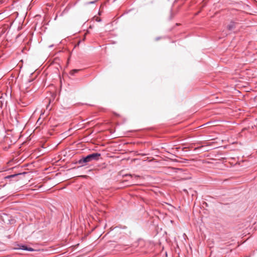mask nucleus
Segmentation results:
<instances>
[{
	"label": "nucleus",
	"instance_id": "nucleus-3",
	"mask_svg": "<svg viewBox=\"0 0 257 257\" xmlns=\"http://www.w3.org/2000/svg\"><path fill=\"white\" fill-rule=\"evenodd\" d=\"M235 28V23L233 22H231L228 26L227 29L229 31H232Z\"/></svg>",
	"mask_w": 257,
	"mask_h": 257
},
{
	"label": "nucleus",
	"instance_id": "nucleus-8",
	"mask_svg": "<svg viewBox=\"0 0 257 257\" xmlns=\"http://www.w3.org/2000/svg\"><path fill=\"white\" fill-rule=\"evenodd\" d=\"M184 191L185 192H186V191H187V190H186V189H184Z\"/></svg>",
	"mask_w": 257,
	"mask_h": 257
},
{
	"label": "nucleus",
	"instance_id": "nucleus-6",
	"mask_svg": "<svg viewBox=\"0 0 257 257\" xmlns=\"http://www.w3.org/2000/svg\"><path fill=\"white\" fill-rule=\"evenodd\" d=\"M97 1L98 0H95V1H91V2H87L86 3V5H90V4H95Z\"/></svg>",
	"mask_w": 257,
	"mask_h": 257
},
{
	"label": "nucleus",
	"instance_id": "nucleus-7",
	"mask_svg": "<svg viewBox=\"0 0 257 257\" xmlns=\"http://www.w3.org/2000/svg\"><path fill=\"white\" fill-rule=\"evenodd\" d=\"M128 175L131 176L132 178H135V179H137L138 178H140L139 176L136 175H132L129 174Z\"/></svg>",
	"mask_w": 257,
	"mask_h": 257
},
{
	"label": "nucleus",
	"instance_id": "nucleus-2",
	"mask_svg": "<svg viewBox=\"0 0 257 257\" xmlns=\"http://www.w3.org/2000/svg\"><path fill=\"white\" fill-rule=\"evenodd\" d=\"M17 249H22L27 251H33L34 249L30 247H28L27 246L23 244H18V247Z\"/></svg>",
	"mask_w": 257,
	"mask_h": 257
},
{
	"label": "nucleus",
	"instance_id": "nucleus-5",
	"mask_svg": "<svg viewBox=\"0 0 257 257\" xmlns=\"http://www.w3.org/2000/svg\"><path fill=\"white\" fill-rule=\"evenodd\" d=\"M78 71H79L78 69H73L72 71H71L70 74H71V75H73L75 73H77V72H78Z\"/></svg>",
	"mask_w": 257,
	"mask_h": 257
},
{
	"label": "nucleus",
	"instance_id": "nucleus-4",
	"mask_svg": "<svg viewBox=\"0 0 257 257\" xmlns=\"http://www.w3.org/2000/svg\"><path fill=\"white\" fill-rule=\"evenodd\" d=\"M21 174H14V175H9L8 176H7L6 177V178H14L18 175H21Z\"/></svg>",
	"mask_w": 257,
	"mask_h": 257
},
{
	"label": "nucleus",
	"instance_id": "nucleus-1",
	"mask_svg": "<svg viewBox=\"0 0 257 257\" xmlns=\"http://www.w3.org/2000/svg\"><path fill=\"white\" fill-rule=\"evenodd\" d=\"M100 156L101 154L100 153H92L86 156L85 157H83L82 159H80L78 161V163L81 166H84L86 165L87 163L90 162L92 161L99 160Z\"/></svg>",
	"mask_w": 257,
	"mask_h": 257
}]
</instances>
